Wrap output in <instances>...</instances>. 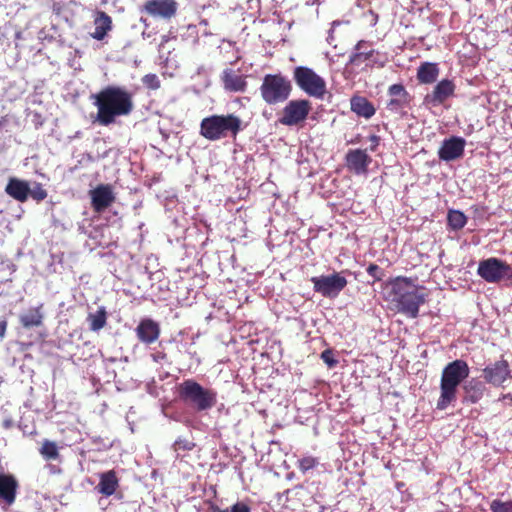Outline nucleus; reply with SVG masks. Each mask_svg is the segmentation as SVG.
<instances>
[{"instance_id":"nucleus-35","label":"nucleus","mask_w":512,"mask_h":512,"mask_svg":"<svg viewBox=\"0 0 512 512\" xmlns=\"http://www.w3.org/2000/svg\"><path fill=\"white\" fill-rule=\"evenodd\" d=\"M29 196H31L37 202L43 201L47 198L48 193L43 188L41 183H34L33 188L30 189Z\"/></svg>"},{"instance_id":"nucleus-40","label":"nucleus","mask_w":512,"mask_h":512,"mask_svg":"<svg viewBox=\"0 0 512 512\" xmlns=\"http://www.w3.org/2000/svg\"><path fill=\"white\" fill-rule=\"evenodd\" d=\"M7 326H8L7 319L5 317L1 318L0 319V339H3L5 337Z\"/></svg>"},{"instance_id":"nucleus-17","label":"nucleus","mask_w":512,"mask_h":512,"mask_svg":"<svg viewBox=\"0 0 512 512\" xmlns=\"http://www.w3.org/2000/svg\"><path fill=\"white\" fill-rule=\"evenodd\" d=\"M465 145L466 141L461 137L452 136L445 139L438 150V157L446 162L459 159L464 154Z\"/></svg>"},{"instance_id":"nucleus-27","label":"nucleus","mask_w":512,"mask_h":512,"mask_svg":"<svg viewBox=\"0 0 512 512\" xmlns=\"http://www.w3.org/2000/svg\"><path fill=\"white\" fill-rule=\"evenodd\" d=\"M439 75V68L436 63L423 62L417 69V79L422 84L434 83Z\"/></svg>"},{"instance_id":"nucleus-28","label":"nucleus","mask_w":512,"mask_h":512,"mask_svg":"<svg viewBox=\"0 0 512 512\" xmlns=\"http://www.w3.org/2000/svg\"><path fill=\"white\" fill-rule=\"evenodd\" d=\"M42 307L43 304H40L38 307L30 308L27 313L22 314L20 316L21 325L26 329L41 326L43 324Z\"/></svg>"},{"instance_id":"nucleus-32","label":"nucleus","mask_w":512,"mask_h":512,"mask_svg":"<svg viewBox=\"0 0 512 512\" xmlns=\"http://www.w3.org/2000/svg\"><path fill=\"white\" fill-rule=\"evenodd\" d=\"M318 459L312 456H306L298 460L297 467L302 473L315 468L318 465Z\"/></svg>"},{"instance_id":"nucleus-6","label":"nucleus","mask_w":512,"mask_h":512,"mask_svg":"<svg viewBox=\"0 0 512 512\" xmlns=\"http://www.w3.org/2000/svg\"><path fill=\"white\" fill-rule=\"evenodd\" d=\"M263 101L268 105L285 102L292 91L291 81L282 74H266L259 88Z\"/></svg>"},{"instance_id":"nucleus-26","label":"nucleus","mask_w":512,"mask_h":512,"mask_svg":"<svg viewBox=\"0 0 512 512\" xmlns=\"http://www.w3.org/2000/svg\"><path fill=\"white\" fill-rule=\"evenodd\" d=\"M351 110L360 117L371 118L376 110L374 105L363 96H353L350 100Z\"/></svg>"},{"instance_id":"nucleus-16","label":"nucleus","mask_w":512,"mask_h":512,"mask_svg":"<svg viewBox=\"0 0 512 512\" xmlns=\"http://www.w3.org/2000/svg\"><path fill=\"white\" fill-rule=\"evenodd\" d=\"M371 162L372 158L364 149H351L345 155L346 167L356 175H365Z\"/></svg>"},{"instance_id":"nucleus-15","label":"nucleus","mask_w":512,"mask_h":512,"mask_svg":"<svg viewBox=\"0 0 512 512\" xmlns=\"http://www.w3.org/2000/svg\"><path fill=\"white\" fill-rule=\"evenodd\" d=\"M178 3L175 0H147L142 10L152 17L171 19L177 13Z\"/></svg>"},{"instance_id":"nucleus-7","label":"nucleus","mask_w":512,"mask_h":512,"mask_svg":"<svg viewBox=\"0 0 512 512\" xmlns=\"http://www.w3.org/2000/svg\"><path fill=\"white\" fill-rule=\"evenodd\" d=\"M293 76L299 88L308 95L322 98L326 93V83L324 79L311 68L298 66L294 69Z\"/></svg>"},{"instance_id":"nucleus-20","label":"nucleus","mask_w":512,"mask_h":512,"mask_svg":"<svg viewBox=\"0 0 512 512\" xmlns=\"http://www.w3.org/2000/svg\"><path fill=\"white\" fill-rule=\"evenodd\" d=\"M135 331L138 339L147 345L154 343L160 336L159 324L150 318L142 319Z\"/></svg>"},{"instance_id":"nucleus-22","label":"nucleus","mask_w":512,"mask_h":512,"mask_svg":"<svg viewBox=\"0 0 512 512\" xmlns=\"http://www.w3.org/2000/svg\"><path fill=\"white\" fill-rule=\"evenodd\" d=\"M223 88L229 92H244L247 88L246 76L227 68L224 69L221 76Z\"/></svg>"},{"instance_id":"nucleus-10","label":"nucleus","mask_w":512,"mask_h":512,"mask_svg":"<svg viewBox=\"0 0 512 512\" xmlns=\"http://www.w3.org/2000/svg\"><path fill=\"white\" fill-rule=\"evenodd\" d=\"M313 289L325 298H335L347 286V279L340 273L331 275L314 276L310 279Z\"/></svg>"},{"instance_id":"nucleus-39","label":"nucleus","mask_w":512,"mask_h":512,"mask_svg":"<svg viewBox=\"0 0 512 512\" xmlns=\"http://www.w3.org/2000/svg\"><path fill=\"white\" fill-rule=\"evenodd\" d=\"M231 512H250V507L243 502H238L231 507Z\"/></svg>"},{"instance_id":"nucleus-38","label":"nucleus","mask_w":512,"mask_h":512,"mask_svg":"<svg viewBox=\"0 0 512 512\" xmlns=\"http://www.w3.org/2000/svg\"><path fill=\"white\" fill-rule=\"evenodd\" d=\"M321 359L330 367H335L337 360L333 357V353L330 349L324 350L321 353Z\"/></svg>"},{"instance_id":"nucleus-2","label":"nucleus","mask_w":512,"mask_h":512,"mask_svg":"<svg viewBox=\"0 0 512 512\" xmlns=\"http://www.w3.org/2000/svg\"><path fill=\"white\" fill-rule=\"evenodd\" d=\"M385 299L394 305L397 312L409 318H417L419 308L426 302L424 288L414 285L410 278L396 277L386 284Z\"/></svg>"},{"instance_id":"nucleus-9","label":"nucleus","mask_w":512,"mask_h":512,"mask_svg":"<svg viewBox=\"0 0 512 512\" xmlns=\"http://www.w3.org/2000/svg\"><path fill=\"white\" fill-rule=\"evenodd\" d=\"M477 273L488 283H498L503 279L512 280V267L495 257L480 261Z\"/></svg>"},{"instance_id":"nucleus-34","label":"nucleus","mask_w":512,"mask_h":512,"mask_svg":"<svg viewBox=\"0 0 512 512\" xmlns=\"http://www.w3.org/2000/svg\"><path fill=\"white\" fill-rule=\"evenodd\" d=\"M195 447V443L187 438L179 437L173 444L174 451H191Z\"/></svg>"},{"instance_id":"nucleus-41","label":"nucleus","mask_w":512,"mask_h":512,"mask_svg":"<svg viewBox=\"0 0 512 512\" xmlns=\"http://www.w3.org/2000/svg\"><path fill=\"white\" fill-rule=\"evenodd\" d=\"M370 141L372 142L370 150L373 152L376 150L377 146L379 145L380 138L376 135H372V136H370Z\"/></svg>"},{"instance_id":"nucleus-25","label":"nucleus","mask_w":512,"mask_h":512,"mask_svg":"<svg viewBox=\"0 0 512 512\" xmlns=\"http://www.w3.org/2000/svg\"><path fill=\"white\" fill-rule=\"evenodd\" d=\"M94 32L91 36L96 40H103L112 29V18L104 11H97L94 19Z\"/></svg>"},{"instance_id":"nucleus-42","label":"nucleus","mask_w":512,"mask_h":512,"mask_svg":"<svg viewBox=\"0 0 512 512\" xmlns=\"http://www.w3.org/2000/svg\"><path fill=\"white\" fill-rule=\"evenodd\" d=\"M206 503L209 504L210 512H228V509L222 510L217 505L212 503L211 501H206Z\"/></svg>"},{"instance_id":"nucleus-29","label":"nucleus","mask_w":512,"mask_h":512,"mask_svg":"<svg viewBox=\"0 0 512 512\" xmlns=\"http://www.w3.org/2000/svg\"><path fill=\"white\" fill-rule=\"evenodd\" d=\"M107 316L108 313L104 306L99 307L95 313H89L87 321L90 330L96 332L104 328L107 324Z\"/></svg>"},{"instance_id":"nucleus-5","label":"nucleus","mask_w":512,"mask_h":512,"mask_svg":"<svg viewBox=\"0 0 512 512\" xmlns=\"http://www.w3.org/2000/svg\"><path fill=\"white\" fill-rule=\"evenodd\" d=\"M178 395L184 404L199 412L210 410L217 403V392L204 388L193 379L184 380L179 384Z\"/></svg>"},{"instance_id":"nucleus-31","label":"nucleus","mask_w":512,"mask_h":512,"mask_svg":"<svg viewBox=\"0 0 512 512\" xmlns=\"http://www.w3.org/2000/svg\"><path fill=\"white\" fill-rule=\"evenodd\" d=\"M40 454L46 460H56L59 457V451L56 443L45 440L40 448Z\"/></svg>"},{"instance_id":"nucleus-45","label":"nucleus","mask_w":512,"mask_h":512,"mask_svg":"<svg viewBox=\"0 0 512 512\" xmlns=\"http://www.w3.org/2000/svg\"><path fill=\"white\" fill-rule=\"evenodd\" d=\"M502 399L512 401V395L510 393L505 394L503 395Z\"/></svg>"},{"instance_id":"nucleus-12","label":"nucleus","mask_w":512,"mask_h":512,"mask_svg":"<svg viewBox=\"0 0 512 512\" xmlns=\"http://www.w3.org/2000/svg\"><path fill=\"white\" fill-rule=\"evenodd\" d=\"M91 207L95 213L101 214L116 200L113 188L109 184H99L89 191Z\"/></svg>"},{"instance_id":"nucleus-4","label":"nucleus","mask_w":512,"mask_h":512,"mask_svg":"<svg viewBox=\"0 0 512 512\" xmlns=\"http://www.w3.org/2000/svg\"><path fill=\"white\" fill-rule=\"evenodd\" d=\"M242 130V120L235 114H214L205 117L200 123V135L209 141L227 137L236 138Z\"/></svg>"},{"instance_id":"nucleus-37","label":"nucleus","mask_w":512,"mask_h":512,"mask_svg":"<svg viewBox=\"0 0 512 512\" xmlns=\"http://www.w3.org/2000/svg\"><path fill=\"white\" fill-rule=\"evenodd\" d=\"M367 273L374 278V281L382 280V277L384 275L382 269L377 264L374 263H371L367 267Z\"/></svg>"},{"instance_id":"nucleus-36","label":"nucleus","mask_w":512,"mask_h":512,"mask_svg":"<svg viewBox=\"0 0 512 512\" xmlns=\"http://www.w3.org/2000/svg\"><path fill=\"white\" fill-rule=\"evenodd\" d=\"M143 85L151 90H157L161 86V82L156 74H146L142 78Z\"/></svg>"},{"instance_id":"nucleus-1","label":"nucleus","mask_w":512,"mask_h":512,"mask_svg":"<svg viewBox=\"0 0 512 512\" xmlns=\"http://www.w3.org/2000/svg\"><path fill=\"white\" fill-rule=\"evenodd\" d=\"M97 108L96 121L102 126H109L118 117L128 116L134 109L133 94L125 87L108 85L92 95Z\"/></svg>"},{"instance_id":"nucleus-23","label":"nucleus","mask_w":512,"mask_h":512,"mask_svg":"<svg viewBox=\"0 0 512 512\" xmlns=\"http://www.w3.org/2000/svg\"><path fill=\"white\" fill-rule=\"evenodd\" d=\"M119 487V479L115 470H109L99 475V483L96 486L98 493L105 497L112 496Z\"/></svg>"},{"instance_id":"nucleus-13","label":"nucleus","mask_w":512,"mask_h":512,"mask_svg":"<svg viewBox=\"0 0 512 512\" xmlns=\"http://www.w3.org/2000/svg\"><path fill=\"white\" fill-rule=\"evenodd\" d=\"M456 85L452 80L442 79L433 91L424 97V104L428 106H440L444 104L455 93Z\"/></svg>"},{"instance_id":"nucleus-33","label":"nucleus","mask_w":512,"mask_h":512,"mask_svg":"<svg viewBox=\"0 0 512 512\" xmlns=\"http://www.w3.org/2000/svg\"><path fill=\"white\" fill-rule=\"evenodd\" d=\"M491 512H512V500L494 499L490 504Z\"/></svg>"},{"instance_id":"nucleus-30","label":"nucleus","mask_w":512,"mask_h":512,"mask_svg":"<svg viewBox=\"0 0 512 512\" xmlns=\"http://www.w3.org/2000/svg\"><path fill=\"white\" fill-rule=\"evenodd\" d=\"M467 223L466 215L459 210H449L447 214V224L451 230L462 229Z\"/></svg>"},{"instance_id":"nucleus-11","label":"nucleus","mask_w":512,"mask_h":512,"mask_svg":"<svg viewBox=\"0 0 512 512\" xmlns=\"http://www.w3.org/2000/svg\"><path fill=\"white\" fill-rule=\"evenodd\" d=\"M312 109L311 102L306 99L291 100L282 110L279 123L285 126L302 124Z\"/></svg>"},{"instance_id":"nucleus-21","label":"nucleus","mask_w":512,"mask_h":512,"mask_svg":"<svg viewBox=\"0 0 512 512\" xmlns=\"http://www.w3.org/2000/svg\"><path fill=\"white\" fill-rule=\"evenodd\" d=\"M462 388L464 392L462 402L467 404L478 403L487 390L485 383L478 378H472L466 381Z\"/></svg>"},{"instance_id":"nucleus-18","label":"nucleus","mask_w":512,"mask_h":512,"mask_svg":"<svg viewBox=\"0 0 512 512\" xmlns=\"http://www.w3.org/2000/svg\"><path fill=\"white\" fill-rule=\"evenodd\" d=\"M390 100L387 103V109L392 112H399L409 105L411 96L403 84H393L388 88Z\"/></svg>"},{"instance_id":"nucleus-24","label":"nucleus","mask_w":512,"mask_h":512,"mask_svg":"<svg viewBox=\"0 0 512 512\" xmlns=\"http://www.w3.org/2000/svg\"><path fill=\"white\" fill-rule=\"evenodd\" d=\"M5 192L19 202L27 201L30 187L28 182L17 178H11L5 188Z\"/></svg>"},{"instance_id":"nucleus-3","label":"nucleus","mask_w":512,"mask_h":512,"mask_svg":"<svg viewBox=\"0 0 512 512\" xmlns=\"http://www.w3.org/2000/svg\"><path fill=\"white\" fill-rule=\"evenodd\" d=\"M469 373L467 362L461 359H456L443 368L440 379V396L436 403L438 410H445L456 401L458 387L468 378Z\"/></svg>"},{"instance_id":"nucleus-44","label":"nucleus","mask_w":512,"mask_h":512,"mask_svg":"<svg viewBox=\"0 0 512 512\" xmlns=\"http://www.w3.org/2000/svg\"><path fill=\"white\" fill-rule=\"evenodd\" d=\"M153 358L155 361L163 360L164 358H166V354L158 353V354L153 355Z\"/></svg>"},{"instance_id":"nucleus-14","label":"nucleus","mask_w":512,"mask_h":512,"mask_svg":"<svg viewBox=\"0 0 512 512\" xmlns=\"http://www.w3.org/2000/svg\"><path fill=\"white\" fill-rule=\"evenodd\" d=\"M510 377L509 363L505 359L489 364L483 369L484 380L496 387L501 386Z\"/></svg>"},{"instance_id":"nucleus-8","label":"nucleus","mask_w":512,"mask_h":512,"mask_svg":"<svg viewBox=\"0 0 512 512\" xmlns=\"http://www.w3.org/2000/svg\"><path fill=\"white\" fill-rule=\"evenodd\" d=\"M380 53L372 48V43L367 40H359L350 54L348 64L356 67H360L362 64H366L367 67L377 66L382 68L386 64V58L383 60L379 59Z\"/></svg>"},{"instance_id":"nucleus-19","label":"nucleus","mask_w":512,"mask_h":512,"mask_svg":"<svg viewBox=\"0 0 512 512\" xmlns=\"http://www.w3.org/2000/svg\"><path fill=\"white\" fill-rule=\"evenodd\" d=\"M19 484L14 475L9 473H0V500L6 505L11 506L17 496Z\"/></svg>"},{"instance_id":"nucleus-46","label":"nucleus","mask_w":512,"mask_h":512,"mask_svg":"<svg viewBox=\"0 0 512 512\" xmlns=\"http://www.w3.org/2000/svg\"><path fill=\"white\" fill-rule=\"evenodd\" d=\"M214 495H216V488L212 487Z\"/></svg>"},{"instance_id":"nucleus-43","label":"nucleus","mask_w":512,"mask_h":512,"mask_svg":"<svg viewBox=\"0 0 512 512\" xmlns=\"http://www.w3.org/2000/svg\"><path fill=\"white\" fill-rule=\"evenodd\" d=\"M13 421L11 419H5L2 423V426L5 428V429H10L12 426H13Z\"/></svg>"}]
</instances>
